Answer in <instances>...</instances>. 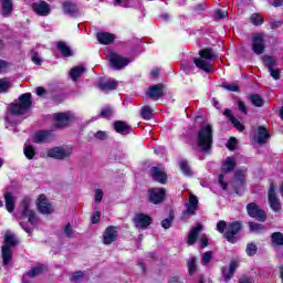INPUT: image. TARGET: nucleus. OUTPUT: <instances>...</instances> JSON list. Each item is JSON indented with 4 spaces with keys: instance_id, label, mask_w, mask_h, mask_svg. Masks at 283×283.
<instances>
[{
    "instance_id": "nucleus-1",
    "label": "nucleus",
    "mask_w": 283,
    "mask_h": 283,
    "mask_svg": "<svg viewBox=\"0 0 283 283\" xmlns=\"http://www.w3.org/2000/svg\"><path fill=\"white\" fill-rule=\"evenodd\" d=\"M32 207H33L32 199L30 197H25L22 199L20 203V212L14 214L15 220H18L20 227L27 233H31L32 231L31 227H36L39 224V216H36V212ZM24 220H28L31 227L23 224Z\"/></svg>"
},
{
    "instance_id": "nucleus-2",
    "label": "nucleus",
    "mask_w": 283,
    "mask_h": 283,
    "mask_svg": "<svg viewBox=\"0 0 283 283\" xmlns=\"http://www.w3.org/2000/svg\"><path fill=\"white\" fill-rule=\"evenodd\" d=\"M30 107H32V94L24 93L19 97L17 104L10 105V113L12 115L7 117V129H12V120H14V116L28 114V112H30Z\"/></svg>"
},
{
    "instance_id": "nucleus-3",
    "label": "nucleus",
    "mask_w": 283,
    "mask_h": 283,
    "mask_svg": "<svg viewBox=\"0 0 283 283\" xmlns=\"http://www.w3.org/2000/svg\"><path fill=\"white\" fill-rule=\"evenodd\" d=\"M196 67L202 70L207 74L213 72V65L216 64V52L211 49H202L199 51V57L193 61Z\"/></svg>"
},
{
    "instance_id": "nucleus-4",
    "label": "nucleus",
    "mask_w": 283,
    "mask_h": 283,
    "mask_svg": "<svg viewBox=\"0 0 283 283\" xmlns=\"http://www.w3.org/2000/svg\"><path fill=\"white\" fill-rule=\"evenodd\" d=\"M213 145V126L203 124L197 134V147L200 151H209Z\"/></svg>"
},
{
    "instance_id": "nucleus-5",
    "label": "nucleus",
    "mask_w": 283,
    "mask_h": 283,
    "mask_svg": "<svg viewBox=\"0 0 283 283\" xmlns=\"http://www.w3.org/2000/svg\"><path fill=\"white\" fill-rule=\"evenodd\" d=\"M235 158L233 157H227L223 163H222V166H221V171L222 174L219 175V185L221 187V189H223L224 191H227L229 189V181L228 178H229V175L230 171H233V169H235Z\"/></svg>"
},
{
    "instance_id": "nucleus-6",
    "label": "nucleus",
    "mask_w": 283,
    "mask_h": 283,
    "mask_svg": "<svg viewBox=\"0 0 283 283\" xmlns=\"http://www.w3.org/2000/svg\"><path fill=\"white\" fill-rule=\"evenodd\" d=\"M17 244V237L11 232H6L4 244L2 245V260L6 266L12 262V249Z\"/></svg>"
},
{
    "instance_id": "nucleus-7",
    "label": "nucleus",
    "mask_w": 283,
    "mask_h": 283,
    "mask_svg": "<svg viewBox=\"0 0 283 283\" xmlns=\"http://www.w3.org/2000/svg\"><path fill=\"white\" fill-rule=\"evenodd\" d=\"M106 59L109 61L111 67H113V70H125V67L132 63V60L128 57L113 51H108L106 53Z\"/></svg>"
},
{
    "instance_id": "nucleus-8",
    "label": "nucleus",
    "mask_w": 283,
    "mask_h": 283,
    "mask_svg": "<svg viewBox=\"0 0 283 283\" xmlns=\"http://www.w3.org/2000/svg\"><path fill=\"white\" fill-rule=\"evenodd\" d=\"M74 150L70 146H57L50 148L46 151L48 158H54L55 160H65V158H70Z\"/></svg>"
},
{
    "instance_id": "nucleus-9",
    "label": "nucleus",
    "mask_w": 283,
    "mask_h": 283,
    "mask_svg": "<svg viewBox=\"0 0 283 283\" xmlns=\"http://www.w3.org/2000/svg\"><path fill=\"white\" fill-rule=\"evenodd\" d=\"M36 208L38 211L43 216H50V213H54V207H52V203H50L45 195L39 196L36 200Z\"/></svg>"
},
{
    "instance_id": "nucleus-10",
    "label": "nucleus",
    "mask_w": 283,
    "mask_h": 283,
    "mask_svg": "<svg viewBox=\"0 0 283 283\" xmlns=\"http://www.w3.org/2000/svg\"><path fill=\"white\" fill-rule=\"evenodd\" d=\"M247 211L250 218H255V220H259V222H265L266 221V212L263 210H260V207L255 205V202H251L247 206Z\"/></svg>"
},
{
    "instance_id": "nucleus-11",
    "label": "nucleus",
    "mask_w": 283,
    "mask_h": 283,
    "mask_svg": "<svg viewBox=\"0 0 283 283\" xmlns=\"http://www.w3.org/2000/svg\"><path fill=\"white\" fill-rule=\"evenodd\" d=\"M245 174H247V170L244 169L237 170L234 174L233 187L238 196H240L242 191H244Z\"/></svg>"
},
{
    "instance_id": "nucleus-12",
    "label": "nucleus",
    "mask_w": 283,
    "mask_h": 283,
    "mask_svg": "<svg viewBox=\"0 0 283 283\" xmlns=\"http://www.w3.org/2000/svg\"><path fill=\"white\" fill-rule=\"evenodd\" d=\"M268 198H269V205L272 211H280L282 209V203H280V199L277 198V195L275 193V186L271 185L269 192H268Z\"/></svg>"
},
{
    "instance_id": "nucleus-13",
    "label": "nucleus",
    "mask_w": 283,
    "mask_h": 283,
    "mask_svg": "<svg viewBox=\"0 0 283 283\" xmlns=\"http://www.w3.org/2000/svg\"><path fill=\"white\" fill-rule=\"evenodd\" d=\"M240 229H242V226L238 221H234L228 226L227 232L224 233V238L228 240V242H235V235L240 233Z\"/></svg>"
},
{
    "instance_id": "nucleus-14",
    "label": "nucleus",
    "mask_w": 283,
    "mask_h": 283,
    "mask_svg": "<svg viewBox=\"0 0 283 283\" xmlns=\"http://www.w3.org/2000/svg\"><path fill=\"white\" fill-rule=\"evenodd\" d=\"M164 94H165V85L163 84H155L150 86L146 92V96H148V98H153L154 101H158L159 98H163Z\"/></svg>"
},
{
    "instance_id": "nucleus-15",
    "label": "nucleus",
    "mask_w": 283,
    "mask_h": 283,
    "mask_svg": "<svg viewBox=\"0 0 283 283\" xmlns=\"http://www.w3.org/2000/svg\"><path fill=\"white\" fill-rule=\"evenodd\" d=\"M116 240H118V229L114 226L107 227L103 235L104 244H112Z\"/></svg>"
},
{
    "instance_id": "nucleus-16",
    "label": "nucleus",
    "mask_w": 283,
    "mask_h": 283,
    "mask_svg": "<svg viewBox=\"0 0 283 283\" xmlns=\"http://www.w3.org/2000/svg\"><path fill=\"white\" fill-rule=\"evenodd\" d=\"M252 50L254 54H262L264 52V35L255 33L252 39Z\"/></svg>"
},
{
    "instance_id": "nucleus-17",
    "label": "nucleus",
    "mask_w": 283,
    "mask_h": 283,
    "mask_svg": "<svg viewBox=\"0 0 283 283\" xmlns=\"http://www.w3.org/2000/svg\"><path fill=\"white\" fill-rule=\"evenodd\" d=\"M136 229H147L151 224V217L145 213H138L134 218Z\"/></svg>"
},
{
    "instance_id": "nucleus-18",
    "label": "nucleus",
    "mask_w": 283,
    "mask_h": 283,
    "mask_svg": "<svg viewBox=\"0 0 283 283\" xmlns=\"http://www.w3.org/2000/svg\"><path fill=\"white\" fill-rule=\"evenodd\" d=\"M149 200L153 205H160L165 200V189L153 188L149 190Z\"/></svg>"
},
{
    "instance_id": "nucleus-19",
    "label": "nucleus",
    "mask_w": 283,
    "mask_h": 283,
    "mask_svg": "<svg viewBox=\"0 0 283 283\" xmlns=\"http://www.w3.org/2000/svg\"><path fill=\"white\" fill-rule=\"evenodd\" d=\"M196 211H198V197L190 195L189 201L186 203L184 216H196Z\"/></svg>"
},
{
    "instance_id": "nucleus-20",
    "label": "nucleus",
    "mask_w": 283,
    "mask_h": 283,
    "mask_svg": "<svg viewBox=\"0 0 283 283\" xmlns=\"http://www.w3.org/2000/svg\"><path fill=\"white\" fill-rule=\"evenodd\" d=\"M55 118V126L57 127H65L70 124L74 115L72 113H57L54 115Z\"/></svg>"
},
{
    "instance_id": "nucleus-21",
    "label": "nucleus",
    "mask_w": 283,
    "mask_h": 283,
    "mask_svg": "<svg viewBox=\"0 0 283 283\" xmlns=\"http://www.w3.org/2000/svg\"><path fill=\"white\" fill-rule=\"evenodd\" d=\"M32 10L40 17H48V14H50V4L45 1L34 2Z\"/></svg>"
},
{
    "instance_id": "nucleus-22",
    "label": "nucleus",
    "mask_w": 283,
    "mask_h": 283,
    "mask_svg": "<svg viewBox=\"0 0 283 283\" xmlns=\"http://www.w3.org/2000/svg\"><path fill=\"white\" fill-rule=\"evenodd\" d=\"M96 39L101 45H112V43L116 40V35L109 32H98L96 34Z\"/></svg>"
},
{
    "instance_id": "nucleus-23",
    "label": "nucleus",
    "mask_w": 283,
    "mask_h": 283,
    "mask_svg": "<svg viewBox=\"0 0 283 283\" xmlns=\"http://www.w3.org/2000/svg\"><path fill=\"white\" fill-rule=\"evenodd\" d=\"M52 140V132L50 130H39L33 136V143H50Z\"/></svg>"
},
{
    "instance_id": "nucleus-24",
    "label": "nucleus",
    "mask_w": 283,
    "mask_h": 283,
    "mask_svg": "<svg viewBox=\"0 0 283 283\" xmlns=\"http://www.w3.org/2000/svg\"><path fill=\"white\" fill-rule=\"evenodd\" d=\"M269 138H271V135H269V129L263 126H259L258 132L254 135V140H256L259 145H264Z\"/></svg>"
},
{
    "instance_id": "nucleus-25",
    "label": "nucleus",
    "mask_w": 283,
    "mask_h": 283,
    "mask_svg": "<svg viewBox=\"0 0 283 283\" xmlns=\"http://www.w3.org/2000/svg\"><path fill=\"white\" fill-rule=\"evenodd\" d=\"M238 266H240L238 261H231L229 268L222 269L224 282H229V280L233 277V273H235V269H238Z\"/></svg>"
},
{
    "instance_id": "nucleus-26",
    "label": "nucleus",
    "mask_w": 283,
    "mask_h": 283,
    "mask_svg": "<svg viewBox=\"0 0 283 283\" xmlns=\"http://www.w3.org/2000/svg\"><path fill=\"white\" fill-rule=\"evenodd\" d=\"M151 177L153 180H156V182H160L161 185H165V182H167V174H165V170H163V168L153 167Z\"/></svg>"
},
{
    "instance_id": "nucleus-27",
    "label": "nucleus",
    "mask_w": 283,
    "mask_h": 283,
    "mask_svg": "<svg viewBox=\"0 0 283 283\" xmlns=\"http://www.w3.org/2000/svg\"><path fill=\"white\" fill-rule=\"evenodd\" d=\"M202 231V224L198 223L195 228H192L188 234L187 243L189 247L196 244V241L198 240V235Z\"/></svg>"
},
{
    "instance_id": "nucleus-28",
    "label": "nucleus",
    "mask_w": 283,
    "mask_h": 283,
    "mask_svg": "<svg viewBox=\"0 0 283 283\" xmlns=\"http://www.w3.org/2000/svg\"><path fill=\"white\" fill-rule=\"evenodd\" d=\"M114 129L118 134H122L123 136H127V134H130L132 132V126L127 125V123L125 122H115Z\"/></svg>"
},
{
    "instance_id": "nucleus-29",
    "label": "nucleus",
    "mask_w": 283,
    "mask_h": 283,
    "mask_svg": "<svg viewBox=\"0 0 283 283\" xmlns=\"http://www.w3.org/2000/svg\"><path fill=\"white\" fill-rule=\"evenodd\" d=\"M4 202H6V209L9 213H12L14 211V206L17 203V199L11 192L4 193Z\"/></svg>"
},
{
    "instance_id": "nucleus-30",
    "label": "nucleus",
    "mask_w": 283,
    "mask_h": 283,
    "mask_svg": "<svg viewBox=\"0 0 283 283\" xmlns=\"http://www.w3.org/2000/svg\"><path fill=\"white\" fill-rule=\"evenodd\" d=\"M223 115L228 118V120H230V123H232L235 129H238L239 132H242L244 129V126L242 125V123H240V120L234 118L233 114L231 113V109H226L223 112Z\"/></svg>"
},
{
    "instance_id": "nucleus-31",
    "label": "nucleus",
    "mask_w": 283,
    "mask_h": 283,
    "mask_svg": "<svg viewBox=\"0 0 283 283\" xmlns=\"http://www.w3.org/2000/svg\"><path fill=\"white\" fill-rule=\"evenodd\" d=\"M63 11L65 14H70V17H78V7L72 2H64Z\"/></svg>"
},
{
    "instance_id": "nucleus-32",
    "label": "nucleus",
    "mask_w": 283,
    "mask_h": 283,
    "mask_svg": "<svg viewBox=\"0 0 283 283\" xmlns=\"http://www.w3.org/2000/svg\"><path fill=\"white\" fill-rule=\"evenodd\" d=\"M116 87H118V82H116V80L109 78L98 83L99 90H116Z\"/></svg>"
},
{
    "instance_id": "nucleus-33",
    "label": "nucleus",
    "mask_w": 283,
    "mask_h": 283,
    "mask_svg": "<svg viewBox=\"0 0 283 283\" xmlns=\"http://www.w3.org/2000/svg\"><path fill=\"white\" fill-rule=\"evenodd\" d=\"M263 63L268 70H273L274 67H277V57L264 55Z\"/></svg>"
},
{
    "instance_id": "nucleus-34",
    "label": "nucleus",
    "mask_w": 283,
    "mask_h": 283,
    "mask_svg": "<svg viewBox=\"0 0 283 283\" xmlns=\"http://www.w3.org/2000/svg\"><path fill=\"white\" fill-rule=\"evenodd\" d=\"M83 72H85V67L83 66H76L71 69L70 71L71 80L74 81V83H76V81H78V78L83 76Z\"/></svg>"
},
{
    "instance_id": "nucleus-35",
    "label": "nucleus",
    "mask_w": 283,
    "mask_h": 283,
    "mask_svg": "<svg viewBox=\"0 0 283 283\" xmlns=\"http://www.w3.org/2000/svg\"><path fill=\"white\" fill-rule=\"evenodd\" d=\"M271 242L273 247H283V233L282 232L272 233Z\"/></svg>"
},
{
    "instance_id": "nucleus-36",
    "label": "nucleus",
    "mask_w": 283,
    "mask_h": 283,
    "mask_svg": "<svg viewBox=\"0 0 283 283\" xmlns=\"http://www.w3.org/2000/svg\"><path fill=\"white\" fill-rule=\"evenodd\" d=\"M2 14L8 17L12 12V0H1Z\"/></svg>"
},
{
    "instance_id": "nucleus-37",
    "label": "nucleus",
    "mask_w": 283,
    "mask_h": 283,
    "mask_svg": "<svg viewBox=\"0 0 283 283\" xmlns=\"http://www.w3.org/2000/svg\"><path fill=\"white\" fill-rule=\"evenodd\" d=\"M57 50L63 54V56H72V50L65 42H57Z\"/></svg>"
},
{
    "instance_id": "nucleus-38",
    "label": "nucleus",
    "mask_w": 283,
    "mask_h": 283,
    "mask_svg": "<svg viewBox=\"0 0 283 283\" xmlns=\"http://www.w3.org/2000/svg\"><path fill=\"white\" fill-rule=\"evenodd\" d=\"M24 156L25 158H28L29 160H32V158H34V156H36V150L34 149V146L32 145H24Z\"/></svg>"
},
{
    "instance_id": "nucleus-39",
    "label": "nucleus",
    "mask_w": 283,
    "mask_h": 283,
    "mask_svg": "<svg viewBox=\"0 0 283 283\" xmlns=\"http://www.w3.org/2000/svg\"><path fill=\"white\" fill-rule=\"evenodd\" d=\"M140 114H142V118H144V120H151V118L154 116V111L149 106H144V107H142Z\"/></svg>"
},
{
    "instance_id": "nucleus-40",
    "label": "nucleus",
    "mask_w": 283,
    "mask_h": 283,
    "mask_svg": "<svg viewBox=\"0 0 283 283\" xmlns=\"http://www.w3.org/2000/svg\"><path fill=\"white\" fill-rule=\"evenodd\" d=\"M179 167L185 176H191V167H189V161L182 159L179 163Z\"/></svg>"
},
{
    "instance_id": "nucleus-41",
    "label": "nucleus",
    "mask_w": 283,
    "mask_h": 283,
    "mask_svg": "<svg viewBox=\"0 0 283 283\" xmlns=\"http://www.w3.org/2000/svg\"><path fill=\"white\" fill-rule=\"evenodd\" d=\"M250 22L252 25H262V23H264V18H262L260 13H253L250 17Z\"/></svg>"
},
{
    "instance_id": "nucleus-42",
    "label": "nucleus",
    "mask_w": 283,
    "mask_h": 283,
    "mask_svg": "<svg viewBox=\"0 0 283 283\" xmlns=\"http://www.w3.org/2000/svg\"><path fill=\"white\" fill-rule=\"evenodd\" d=\"M250 99L255 107H262L264 105V99L258 94L251 95Z\"/></svg>"
},
{
    "instance_id": "nucleus-43",
    "label": "nucleus",
    "mask_w": 283,
    "mask_h": 283,
    "mask_svg": "<svg viewBox=\"0 0 283 283\" xmlns=\"http://www.w3.org/2000/svg\"><path fill=\"white\" fill-rule=\"evenodd\" d=\"M249 227L252 233H262V231H264V226L260 223L250 222Z\"/></svg>"
},
{
    "instance_id": "nucleus-44",
    "label": "nucleus",
    "mask_w": 283,
    "mask_h": 283,
    "mask_svg": "<svg viewBox=\"0 0 283 283\" xmlns=\"http://www.w3.org/2000/svg\"><path fill=\"white\" fill-rule=\"evenodd\" d=\"M10 87H11L10 80L8 78L0 80V94H3V92H8Z\"/></svg>"
},
{
    "instance_id": "nucleus-45",
    "label": "nucleus",
    "mask_w": 283,
    "mask_h": 283,
    "mask_svg": "<svg viewBox=\"0 0 283 283\" xmlns=\"http://www.w3.org/2000/svg\"><path fill=\"white\" fill-rule=\"evenodd\" d=\"M84 275H85V272H83V271L74 272L71 277V281L75 282V283L82 282Z\"/></svg>"
},
{
    "instance_id": "nucleus-46",
    "label": "nucleus",
    "mask_w": 283,
    "mask_h": 283,
    "mask_svg": "<svg viewBox=\"0 0 283 283\" xmlns=\"http://www.w3.org/2000/svg\"><path fill=\"white\" fill-rule=\"evenodd\" d=\"M188 271L190 275L196 273V256H190V261L188 262Z\"/></svg>"
},
{
    "instance_id": "nucleus-47",
    "label": "nucleus",
    "mask_w": 283,
    "mask_h": 283,
    "mask_svg": "<svg viewBox=\"0 0 283 283\" xmlns=\"http://www.w3.org/2000/svg\"><path fill=\"white\" fill-rule=\"evenodd\" d=\"M268 72H270V75L272 76V78H274V81H280L281 71L280 69H277V66L268 70Z\"/></svg>"
},
{
    "instance_id": "nucleus-48",
    "label": "nucleus",
    "mask_w": 283,
    "mask_h": 283,
    "mask_svg": "<svg viewBox=\"0 0 283 283\" xmlns=\"http://www.w3.org/2000/svg\"><path fill=\"white\" fill-rule=\"evenodd\" d=\"M245 251L248 255H255V253H258V247L253 243H250L247 245Z\"/></svg>"
},
{
    "instance_id": "nucleus-49",
    "label": "nucleus",
    "mask_w": 283,
    "mask_h": 283,
    "mask_svg": "<svg viewBox=\"0 0 283 283\" xmlns=\"http://www.w3.org/2000/svg\"><path fill=\"white\" fill-rule=\"evenodd\" d=\"M112 114H114V109H112L111 107L104 108L101 112L102 118H109V116H112Z\"/></svg>"
},
{
    "instance_id": "nucleus-50",
    "label": "nucleus",
    "mask_w": 283,
    "mask_h": 283,
    "mask_svg": "<svg viewBox=\"0 0 283 283\" xmlns=\"http://www.w3.org/2000/svg\"><path fill=\"white\" fill-rule=\"evenodd\" d=\"M212 258H213V253H211V251L203 253V256H202L203 264H209Z\"/></svg>"
},
{
    "instance_id": "nucleus-51",
    "label": "nucleus",
    "mask_w": 283,
    "mask_h": 283,
    "mask_svg": "<svg viewBox=\"0 0 283 283\" xmlns=\"http://www.w3.org/2000/svg\"><path fill=\"white\" fill-rule=\"evenodd\" d=\"M227 229V222L226 221H219L217 223V231H219V233H224V230Z\"/></svg>"
},
{
    "instance_id": "nucleus-52",
    "label": "nucleus",
    "mask_w": 283,
    "mask_h": 283,
    "mask_svg": "<svg viewBox=\"0 0 283 283\" xmlns=\"http://www.w3.org/2000/svg\"><path fill=\"white\" fill-rule=\"evenodd\" d=\"M235 145H238V140L235 139V137H231L227 143L228 149H235Z\"/></svg>"
},
{
    "instance_id": "nucleus-53",
    "label": "nucleus",
    "mask_w": 283,
    "mask_h": 283,
    "mask_svg": "<svg viewBox=\"0 0 283 283\" xmlns=\"http://www.w3.org/2000/svg\"><path fill=\"white\" fill-rule=\"evenodd\" d=\"M98 222H101V212L99 211H95L93 213V217H92V223L93 224H98Z\"/></svg>"
},
{
    "instance_id": "nucleus-54",
    "label": "nucleus",
    "mask_w": 283,
    "mask_h": 283,
    "mask_svg": "<svg viewBox=\"0 0 283 283\" xmlns=\"http://www.w3.org/2000/svg\"><path fill=\"white\" fill-rule=\"evenodd\" d=\"M31 59L35 65H41V57H39V53L33 52L31 54Z\"/></svg>"
},
{
    "instance_id": "nucleus-55",
    "label": "nucleus",
    "mask_w": 283,
    "mask_h": 283,
    "mask_svg": "<svg viewBox=\"0 0 283 283\" xmlns=\"http://www.w3.org/2000/svg\"><path fill=\"white\" fill-rule=\"evenodd\" d=\"M103 200V190L96 189L95 190V202H101Z\"/></svg>"
},
{
    "instance_id": "nucleus-56",
    "label": "nucleus",
    "mask_w": 283,
    "mask_h": 283,
    "mask_svg": "<svg viewBox=\"0 0 283 283\" xmlns=\"http://www.w3.org/2000/svg\"><path fill=\"white\" fill-rule=\"evenodd\" d=\"M8 71V62L0 60V74Z\"/></svg>"
},
{
    "instance_id": "nucleus-57",
    "label": "nucleus",
    "mask_w": 283,
    "mask_h": 283,
    "mask_svg": "<svg viewBox=\"0 0 283 283\" xmlns=\"http://www.w3.org/2000/svg\"><path fill=\"white\" fill-rule=\"evenodd\" d=\"M95 138H98L99 140H105L107 138V133L99 130L95 134Z\"/></svg>"
},
{
    "instance_id": "nucleus-58",
    "label": "nucleus",
    "mask_w": 283,
    "mask_h": 283,
    "mask_svg": "<svg viewBox=\"0 0 283 283\" xmlns=\"http://www.w3.org/2000/svg\"><path fill=\"white\" fill-rule=\"evenodd\" d=\"M224 90H228L229 92H238V86L237 84H228L223 85Z\"/></svg>"
},
{
    "instance_id": "nucleus-59",
    "label": "nucleus",
    "mask_w": 283,
    "mask_h": 283,
    "mask_svg": "<svg viewBox=\"0 0 283 283\" xmlns=\"http://www.w3.org/2000/svg\"><path fill=\"white\" fill-rule=\"evenodd\" d=\"M200 247H201V249H205L206 247H208V244H209V239L207 238V237H201V239H200Z\"/></svg>"
},
{
    "instance_id": "nucleus-60",
    "label": "nucleus",
    "mask_w": 283,
    "mask_h": 283,
    "mask_svg": "<svg viewBox=\"0 0 283 283\" xmlns=\"http://www.w3.org/2000/svg\"><path fill=\"white\" fill-rule=\"evenodd\" d=\"M216 17H217V19H227V13H226V11L217 10Z\"/></svg>"
},
{
    "instance_id": "nucleus-61",
    "label": "nucleus",
    "mask_w": 283,
    "mask_h": 283,
    "mask_svg": "<svg viewBox=\"0 0 283 283\" xmlns=\"http://www.w3.org/2000/svg\"><path fill=\"white\" fill-rule=\"evenodd\" d=\"M161 227H163L164 229H169V228L171 227V219H165V220H163Z\"/></svg>"
},
{
    "instance_id": "nucleus-62",
    "label": "nucleus",
    "mask_w": 283,
    "mask_h": 283,
    "mask_svg": "<svg viewBox=\"0 0 283 283\" xmlns=\"http://www.w3.org/2000/svg\"><path fill=\"white\" fill-rule=\"evenodd\" d=\"M238 107H239L240 112H242L243 114H247V105H244V102L239 101Z\"/></svg>"
},
{
    "instance_id": "nucleus-63",
    "label": "nucleus",
    "mask_w": 283,
    "mask_h": 283,
    "mask_svg": "<svg viewBox=\"0 0 283 283\" xmlns=\"http://www.w3.org/2000/svg\"><path fill=\"white\" fill-rule=\"evenodd\" d=\"M119 6H122V8H132V0H122Z\"/></svg>"
},
{
    "instance_id": "nucleus-64",
    "label": "nucleus",
    "mask_w": 283,
    "mask_h": 283,
    "mask_svg": "<svg viewBox=\"0 0 283 283\" xmlns=\"http://www.w3.org/2000/svg\"><path fill=\"white\" fill-rule=\"evenodd\" d=\"M64 233L65 235H67V238H71L73 231H72V226L67 224L64 229Z\"/></svg>"
}]
</instances>
